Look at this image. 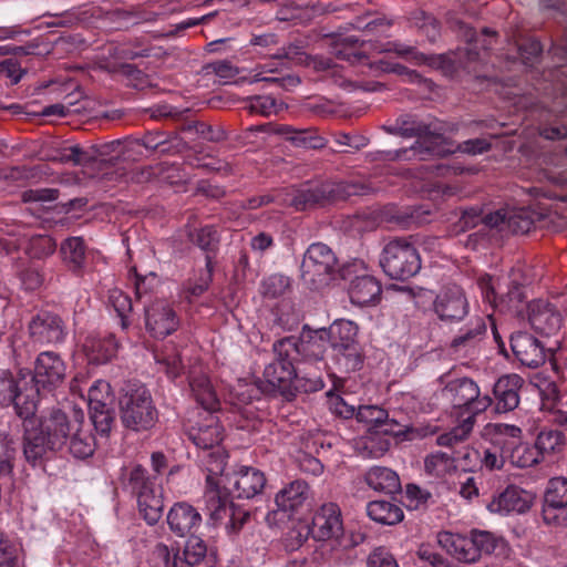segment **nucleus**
<instances>
[{
  "label": "nucleus",
  "mask_w": 567,
  "mask_h": 567,
  "mask_svg": "<svg viewBox=\"0 0 567 567\" xmlns=\"http://www.w3.org/2000/svg\"><path fill=\"white\" fill-rule=\"evenodd\" d=\"M188 437L202 451L220 447L223 427L218 416L214 413H206L202 422L189 429Z\"/></svg>",
  "instance_id": "nucleus-27"
},
{
  "label": "nucleus",
  "mask_w": 567,
  "mask_h": 567,
  "mask_svg": "<svg viewBox=\"0 0 567 567\" xmlns=\"http://www.w3.org/2000/svg\"><path fill=\"white\" fill-rule=\"evenodd\" d=\"M89 409L110 406L112 402L111 386L104 380H96L87 391Z\"/></svg>",
  "instance_id": "nucleus-57"
},
{
  "label": "nucleus",
  "mask_w": 567,
  "mask_h": 567,
  "mask_svg": "<svg viewBox=\"0 0 567 567\" xmlns=\"http://www.w3.org/2000/svg\"><path fill=\"white\" fill-rule=\"evenodd\" d=\"M118 408L122 425L134 432L152 429L158 419L151 392L143 384H127L122 390Z\"/></svg>",
  "instance_id": "nucleus-5"
},
{
  "label": "nucleus",
  "mask_w": 567,
  "mask_h": 567,
  "mask_svg": "<svg viewBox=\"0 0 567 567\" xmlns=\"http://www.w3.org/2000/svg\"><path fill=\"white\" fill-rule=\"evenodd\" d=\"M403 137H419L411 146L394 151H382V158L388 161H426L433 156H443L450 152L442 144L441 134L433 133L429 124L417 121L412 115L398 117Z\"/></svg>",
  "instance_id": "nucleus-4"
},
{
  "label": "nucleus",
  "mask_w": 567,
  "mask_h": 567,
  "mask_svg": "<svg viewBox=\"0 0 567 567\" xmlns=\"http://www.w3.org/2000/svg\"><path fill=\"white\" fill-rule=\"evenodd\" d=\"M187 536L188 538L186 540L183 555L181 557L192 561L193 564L198 565L206 557L207 546L205 542L195 534H190Z\"/></svg>",
  "instance_id": "nucleus-62"
},
{
  "label": "nucleus",
  "mask_w": 567,
  "mask_h": 567,
  "mask_svg": "<svg viewBox=\"0 0 567 567\" xmlns=\"http://www.w3.org/2000/svg\"><path fill=\"white\" fill-rule=\"evenodd\" d=\"M289 288V277L274 274L261 281L260 292L265 298L276 299L284 296Z\"/></svg>",
  "instance_id": "nucleus-56"
},
{
  "label": "nucleus",
  "mask_w": 567,
  "mask_h": 567,
  "mask_svg": "<svg viewBox=\"0 0 567 567\" xmlns=\"http://www.w3.org/2000/svg\"><path fill=\"white\" fill-rule=\"evenodd\" d=\"M528 320L533 329L546 337L556 336L563 326V316L557 307L537 299L528 303Z\"/></svg>",
  "instance_id": "nucleus-19"
},
{
  "label": "nucleus",
  "mask_w": 567,
  "mask_h": 567,
  "mask_svg": "<svg viewBox=\"0 0 567 567\" xmlns=\"http://www.w3.org/2000/svg\"><path fill=\"white\" fill-rule=\"evenodd\" d=\"M525 381L518 374L502 375L493 386L495 411L506 413L515 410L520 401L519 392Z\"/></svg>",
  "instance_id": "nucleus-25"
},
{
  "label": "nucleus",
  "mask_w": 567,
  "mask_h": 567,
  "mask_svg": "<svg viewBox=\"0 0 567 567\" xmlns=\"http://www.w3.org/2000/svg\"><path fill=\"white\" fill-rule=\"evenodd\" d=\"M188 236L193 244L206 252L207 270L209 272L213 271L212 259L219 246V235L217 229L213 226H204L189 233Z\"/></svg>",
  "instance_id": "nucleus-40"
},
{
  "label": "nucleus",
  "mask_w": 567,
  "mask_h": 567,
  "mask_svg": "<svg viewBox=\"0 0 567 567\" xmlns=\"http://www.w3.org/2000/svg\"><path fill=\"white\" fill-rule=\"evenodd\" d=\"M381 284L369 275L355 277L349 288L351 302L360 307L378 302L381 298Z\"/></svg>",
  "instance_id": "nucleus-30"
},
{
  "label": "nucleus",
  "mask_w": 567,
  "mask_h": 567,
  "mask_svg": "<svg viewBox=\"0 0 567 567\" xmlns=\"http://www.w3.org/2000/svg\"><path fill=\"white\" fill-rule=\"evenodd\" d=\"M203 498L205 511L214 524L226 518L234 505L227 491L221 489L218 484H206Z\"/></svg>",
  "instance_id": "nucleus-31"
},
{
  "label": "nucleus",
  "mask_w": 567,
  "mask_h": 567,
  "mask_svg": "<svg viewBox=\"0 0 567 567\" xmlns=\"http://www.w3.org/2000/svg\"><path fill=\"white\" fill-rule=\"evenodd\" d=\"M358 42L359 40L354 37L344 38L341 44L334 47L336 56L352 64L364 61L367 56L355 47Z\"/></svg>",
  "instance_id": "nucleus-60"
},
{
  "label": "nucleus",
  "mask_w": 567,
  "mask_h": 567,
  "mask_svg": "<svg viewBox=\"0 0 567 567\" xmlns=\"http://www.w3.org/2000/svg\"><path fill=\"white\" fill-rule=\"evenodd\" d=\"M324 330L326 340L330 342L333 351L358 343V327L354 322L346 319L334 320L328 330Z\"/></svg>",
  "instance_id": "nucleus-34"
},
{
  "label": "nucleus",
  "mask_w": 567,
  "mask_h": 567,
  "mask_svg": "<svg viewBox=\"0 0 567 567\" xmlns=\"http://www.w3.org/2000/svg\"><path fill=\"white\" fill-rule=\"evenodd\" d=\"M511 348L516 359L528 368H538L546 360L544 346L527 332L519 331L512 334Z\"/></svg>",
  "instance_id": "nucleus-24"
},
{
  "label": "nucleus",
  "mask_w": 567,
  "mask_h": 567,
  "mask_svg": "<svg viewBox=\"0 0 567 567\" xmlns=\"http://www.w3.org/2000/svg\"><path fill=\"white\" fill-rule=\"evenodd\" d=\"M380 266L393 280H408L421 269V258L416 248L406 239L389 241L381 254Z\"/></svg>",
  "instance_id": "nucleus-8"
},
{
  "label": "nucleus",
  "mask_w": 567,
  "mask_h": 567,
  "mask_svg": "<svg viewBox=\"0 0 567 567\" xmlns=\"http://www.w3.org/2000/svg\"><path fill=\"white\" fill-rule=\"evenodd\" d=\"M439 545L455 559L473 564L478 560V554L474 547L472 535H461L451 532H441L437 535Z\"/></svg>",
  "instance_id": "nucleus-28"
},
{
  "label": "nucleus",
  "mask_w": 567,
  "mask_h": 567,
  "mask_svg": "<svg viewBox=\"0 0 567 567\" xmlns=\"http://www.w3.org/2000/svg\"><path fill=\"white\" fill-rule=\"evenodd\" d=\"M446 23L460 39L467 43L468 47L465 49L467 62L478 60L480 50H488L496 35V32L488 28H484L482 33L477 35L471 25L452 12L447 14Z\"/></svg>",
  "instance_id": "nucleus-15"
},
{
  "label": "nucleus",
  "mask_w": 567,
  "mask_h": 567,
  "mask_svg": "<svg viewBox=\"0 0 567 567\" xmlns=\"http://www.w3.org/2000/svg\"><path fill=\"white\" fill-rule=\"evenodd\" d=\"M336 362L344 372H354L363 365L362 349L358 343L334 351Z\"/></svg>",
  "instance_id": "nucleus-47"
},
{
  "label": "nucleus",
  "mask_w": 567,
  "mask_h": 567,
  "mask_svg": "<svg viewBox=\"0 0 567 567\" xmlns=\"http://www.w3.org/2000/svg\"><path fill=\"white\" fill-rule=\"evenodd\" d=\"M545 503L553 507H567V478L554 477L549 480L545 493Z\"/></svg>",
  "instance_id": "nucleus-54"
},
{
  "label": "nucleus",
  "mask_w": 567,
  "mask_h": 567,
  "mask_svg": "<svg viewBox=\"0 0 567 567\" xmlns=\"http://www.w3.org/2000/svg\"><path fill=\"white\" fill-rule=\"evenodd\" d=\"M507 461L516 467L525 468L534 466L543 460L535 447H530L519 439L518 444H515L514 449L507 455Z\"/></svg>",
  "instance_id": "nucleus-48"
},
{
  "label": "nucleus",
  "mask_w": 567,
  "mask_h": 567,
  "mask_svg": "<svg viewBox=\"0 0 567 567\" xmlns=\"http://www.w3.org/2000/svg\"><path fill=\"white\" fill-rule=\"evenodd\" d=\"M83 350L87 360L95 364L110 361L116 353L117 342L111 333L89 334L83 343Z\"/></svg>",
  "instance_id": "nucleus-29"
},
{
  "label": "nucleus",
  "mask_w": 567,
  "mask_h": 567,
  "mask_svg": "<svg viewBox=\"0 0 567 567\" xmlns=\"http://www.w3.org/2000/svg\"><path fill=\"white\" fill-rule=\"evenodd\" d=\"M65 377L66 364L61 355L43 351L34 361L32 375L20 372L3 383V399L12 403L17 415H33L39 398L63 384Z\"/></svg>",
  "instance_id": "nucleus-1"
},
{
  "label": "nucleus",
  "mask_w": 567,
  "mask_h": 567,
  "mask_svg": "<svg viewBox=\"0 0 567 567\" xmlns=\"http://www.w3.org/2000/svg\"><path fill=\"white\" fill-rule=\"evenodd\" d=\"M477 285L486 302L493 307H499L502 311L519 312L520 306L525 300L524 288L517 282H513L505 293H499L493 282L492 277L483 276Z\"/></svg>",
  "instance_id": "nucleus-17"
},
{
  "label": "nucleus",
  "mask_w": 567,
  "mask_h": 567,
  "mask_svg": "<svg viewBox=\"0 0 567 567\" xmlns=\"http://www.w3.org/2000/svg\"><path fill=\"white\" fill-rule=\"evenodd\" d=\"M141 144L145 148L161 154H173L177 152L178 141L176 138L167 140L161 132H148L142 137Z\"/></svg>",
  "instance_id": "nucleus-55"
},
{
  "label": "nucleus",
  "mask_w": 567,
  "mask_h": 567,
  "mask_svg": "<svg viewBox=\"0 0 567 567\" xmlns=\"http://www.w3.org/2000/svg\"><path fill=\"white\" fill-rule=\"evenodd\" d=\"M246 109L254 114L270 116L287 109V104L271 95H255L247 100Z\"/></svg>",
  "instance_id": "nucleus-46"
},
{
  "label": "nucleus",
  "mask_w": 567,
  "mask_h": 567,
  "mask_svg": "<svg viewBox=\"0 0 567 567\" xmlns=\"http://www.w3.org/2000/svg\"><path fill=\"white\" fill-rule=\"evenodd\" d=\"M296 147L319 150L324 147L326 140L313 127L293 128L289 141Z\"/></svg>",
  "instance_id": "nucleus-53"
},
{
  "label": "nucleus",
  "mask_w": 567,
  "mask_h": 567,
  "mask_svg": "<svg viewBox=\"0 0 567 567\" xmlns=\"http://www.w3.org/2000/svg\"><path fill=\"white\" fill-rule=\"evenodd\" d=\"M440 382L444 384L442 396L453 409L463 411L462 415L467 414L475 420L493 404V399L488 394L482 395L476 382L467 377L451 380L441 377Z\"/></svg>",
  "instance_id": "nucleus-7"
},
{
  "label": "nucleus",
  "mask_w": 567,
  "mask_h": 567,
  "mask_svg": "<svg viewBox=\"0 0 567 567\" xmlns=\"http://www.w3.org/2000/svg\"><path fill=\"white\" fill-rule=\"evenodd\" d=\"M486 333V324L481 318L471 319L457 336L451 341V349L455 352H466L482 340Z\"/></svg>",
  "instance_id": "nucleus-36"
},
{
  "label": "nucleus",
  "mask_w": 567,
  "mask_h": 567,
  "mask_svg": "<svg viewBox=\"0 0 567 567\" xmlns=\"http://www.w3.org/2000/svg\"><path fill=\"white\" fill-rule=\"evenodd\" d=\"M310 533L316 540H338L343 534L341 511L334 503L323 504L313 515Z\"/></svg>",
  "instance_id": "nucleus-18"
},
{
  "label": "nucleus",
  "mask_w": 567,
  "mask_h": 567,
  "mask_svg": "<svg viewBox=\"0 0 567 567\" xmlns=\"http://www.w3.org/2000/svg\"><path fill=\"white\" fill-rule=\"evenodd\" d=\"M424 468L432 476L443 477L453 468V460L446 453L436 452L425 458Z\"/></svg>",
  "instance_id": "nucleus-58"
},
{
  "label": "nucleus",
  "mask_w": 567,
  "mask_h": 567,
  "mask_svg": "<svg viewBox=\"0 0 567 567\" xmlns=\"http://www.w3.org/2000/svg\"><path fill=\"white\" fill-rule=\"evenodd\" d=\"M532 497L524 489L509 485L495 493L486 503V508L494 514L507 515L509 513L523 514L530 508Z\"/></svg>",
  "instance_id": "nucleus-22"
},
{
  "label": "nucleus",
  "mask_w": 567,
  "mask_h": 567,
  "mask_svg": "<svg viewBox=\"0 0 567 567\" xmlns=\"http://www.w3.org/2000/svg\"><path fill=\"white\" fill-rule=\"evenodd\" d=\"M473 416H465L462 422L453 427L450 432L437 436L436 444L440 446H453L465 441L474 427Z\"/></svg>",
  "instance_id": "nucleus-51"
},
{
  "label": "nucleus",
  "mask_w": 567,
  "mask_h": 567,
  "mask_svg": "<svg viewBox=\"0 0 567 567\" xmlns=\"http://www.w3.org/2000/svg\"><path fill=\"white\" fill-rule=\"evenodd\" d=\"M364 481L369 487L377 492L394 494L401 491L399 475L391 468L384 466H373L364 475Z\"/></svg>",
  "instance_id": "nucleus-38"
},
{
  "label": "nucleus",
  "mask_w": 567,
  "mask_h": 567,
  "mask_svg": "<svg viewBox=\"0 0 567 567\" xmlns=\"http://www.w3.org/2000/svg\"><path fill=\"white\" fill-rule=\"evenodd\" d=\"M310 496V487L303 480H295L275 496L276 508L270 509L265 520L269 527H280L298 513Z\"/></svg>",
  "instance_id": "nucleus-11"
},
{
  "label": "nucleus",
  "mask_w": 567,
  "mask_h": 567,
  "mask_svg": "<svg viewBox=\"0 0 567 567\" xmlns=\"http://www.w3.org/2000/svg\"><path fill=\"white\" fill-rule=\"evenodd\" d=\"M364 186L346 182H320L306 184L289 194V205L297 210H306L316 206H324L351 196L364 194Z\"/></svg>",
  "instance_id": "nucleus-6"
},
{
  "label": "nucleus",
  "mask_w": 567,
  "mask_h": 567,
  "mask_svg": "<svg viewBox=\"0 0 567 567\" xmlns=\"http://www.w3.org/2000/svg\"><path fill=\"white\" fill-rule=\"evenodd\" d=\"M485 435L489 437L494 449L502 451L503 456H507L522 439V430L513 424L492 423L485 426Z\"/></svg>",
  "instance_id": "nucleus-33"
},
{
  "label": "nucleus",
  "mask_w": 567,
  "mask_h": 567,
  "mask_svg": "<svg viewBox=\"0 0 567 567\" xmlns=\"http://www.w3.org/2000/svg\"><path fill=\"white\" fill-rule=\"evenodd\" d=\"M33 415H18L22 419L23 436L22 450L25 461L32 466H40L48 458L51 449L49 440L38 426V419Z\"/></svg>",
  "instance_id": "nucleus-14"
},
{
  "label": "nucleus",
  "mask_w": 567,
  "mask_h": 567,
  "mask_svg": "<svg viewBox=\"0 0 567 567\" xmlns=\"http://www.w3.org/2000/svg\"><path fill=\"white\" fill-rule=\"evenodd\" d=\"M355 417L359 422L368 424L369 431L377 435L403 436L406 440H415L433 435L437 430L431 425L417 427L400 425L394 419H389L385 410L377 405H360Z\"/></svg>",
  "instance_id": "nucleus-9"
},
{
  "label": "nucleus",
  "mask_w": 567,
  "mask_h": 567,
  "mask_svg": "<svg viewBox=\"0 0 567 567\" xmlns=\"http://www.w3.org/2000/svg\"><path fill=\"white\" fill-rule=\"evenodd\" d=\"M121 480L124 489L135 496L143 519L151 526L157 524L164 511L163 488L158 476L136 464L124 468Z\"/></svg>",
  "instance_id": "nucleus-3"
},
{
  "label": "nucleus",
  "mask_w": 567,
  "mask_h": 567,
  "mask_svg": "<svg viewBox=\"0 0 567 567\" xmlns=\"http://www.w3.org/2000/svg\"><path fill=\"white\" fill-rule=\"evenodd\" d=\"M145 324L153 337L163 339L177 330L179 320L172 307L156 301L145 310Z\"/></svg>",
  "instance_id": "nucleus-23"
},
{
  "label": "nucleus",
  "mask_w": 567,
  "mask_h": 567,
  "mask_svg": "<svg viewBox=\"0 0 567 567\" xmlns=\"http://www.w3.org/2000/svg\"><path fill=\"white\" fill-rule=\"evenodd\" d=\"M16 455V441L9 433L0 431V476L12 474Z\"/></svg>",
  "instance_id": "nucleus-49"
},
{
  "label": "nucleus",
  "mask_w": 567,
  "mask_h": 567,
  "mask_svg": "<svg viewBox=\"0 0 567 567\" xmlns=\"http://www.w3.org/2000/svg\"><path fill=\"white\" fill-rule=\"evenodd\" d=\"M200 462L207 472L206 484H218L217 477L221 475L226 467L227 454L223 447H215L202 451Z\"/></svg>",
  "instance_id": "nucleus-44"
},
{
  "label": "nucleus",
  "mask_w": 567,
  "mask_h": 567,
  "mask_svg": "<svg viewBox=\"0 0 567 567\" xmlns=\"http://www.w3.org/2000/svg\"><path fill=\"white\" fill-rule=\"evenodd\" d=\"M16 274L19 276L22 286L27 290H34L39 288L43 282V276L33 266H27L24 262L16 261L14 265Z\"/></svg>",
  "instance_id": "nucleus-61"
},
{
  "label": "nucleus",
  "mask_w": 567,
  "mask_h": 567,
  "mask_svg": "<svg viewBox=\"0 0 567 567\" xmlns=\"http://www.w3.org/2000/svg\"><path fill=\"white\" fill-rule=\"evenodd\" d=\"M2 249L8 254L13 250H23L27 256L42 259L55 251V241L48 235L23 234L18 237H9L0 241Z\"/></svg>",
  "instance_id": "nucleus-20"
},
{
  "label": "nucleus",
  "mask_w": 567,
  "mask_h": 567,
  "mask_svg": "<svg viewBox=\"0 0 567 567\" xmlns=\"http://www.w3.org/2000/svg\"><path fill=\"white\" fill-rule=\"evenodd\" d=\"M461 50L441 54H424L420 52V54L416 55L415 65H427L445 73L452 72L456 64H463L462 59L458 56Z\"/></svg>",
  "instance_id": "nucleus-45"
},
{
  "label": "nucleus",
  "mask_w": 567,
  "mask_h": 567,
  "mask_svg": "<svg viewBox=\"0 0 567 567\" xmlns=\"http://www.w3.org/2000/svg\"><path fill=\"white\" fill-rule=\"evenodd\" d=\"M50 159L73 166H89L96 162V151L91 147V145L87 147L81 146L80 144L65 145L54 151Z\"/></svg>",
  "instance_id": "nucleus-35"
},
{
  "label": "nucleus",
  "mask_w": 567,
  "mask_h": 567,
  "mask_svg": "<svg viewBox=\"0 0 567 567\" xmlns=\"http://www.w3.org/2000/svg\"><path fill=\"white\" fill-rule=\"evenodd\" d=\"M293 342V340L280 339L274 343L275 359L266 365L264 379L271 390L281 394H292L293 390H303L305 392L320 390L323 382L319 377H300V370L295 367L297 350Z\"/></svg>",
  "instance_id": "nucleus-2"
},
{
  "label": "nucleus",
  "mask_w": 567,
  "mask_h": 567,
  "mask_svg": "<svg viewBox=\"0 0 567 567\" xmlns=\"http://www.w3.org/2000/svg\"><path fill=\"white\" fill-rule=\"evenodd\" d=\"M367 567H399V564L385 547H377L368 555Z\"/></svg>",
  "instance_id": "nucleus-64"
},
{
  "label": "nucleus",
  "mask_w": 567,
  "mask_h": 567,
  "mask_svg": "<svg viewBox=\"0 0 567 567\" xmlns=\"http://www.w3.org/2000/svg\"><path fill=\"white\" fill-rule=\"evenodd\" d=\"M264 472L251 466H240L229 477V485L239 498H254L259 495L266 486Z\"/></svg>",
  "instance_id": "nucleus-26"
},
{
  "label": "nucleus",
  "mask_w": 567,
  "mask_h": 567,
  "mask_svg": "<svg viewBox=\"0 0 567 567\" xmlns=\"http://www.w3.org/2000/svg\"><path fill=\"white\" fill-rule=\"evenodd\" d=\"M189 385L196 402L206 413H214L218 410L219 401L206 375L193 377L189 381Z\"/></svg>",
  "instance_id": "nucleus-39"
},
{
  "label": "nucleus",
  "mask_w": 567,
  "mask_h": 567,
  "mask_svg": "<svg viewBox=\"0 0 567 567\" xmlns=\"http://www.w3.org/2000/svg\"><path fill=\"white\" fill-rule=\"evenodd\" d=\"M337 272V257L329 246L313 243L306 250L301 262V279L310 289H321L330 284Z\"/></svg>",
  "instance_id": "nucleus-10"
},
{
  "label": "nucleus",
  "mask_w": 567,
  "mask_h": 567,
  "mask_svg": "<svg viewBox=\"0 0 567 567\" xmlns=\"http://www.w3.org/2000/svg\"><path fill=\"white\" fill-rule=\"evenodd\" d=\"M84 420L82 410L73 409L71 415L61 410H53L38 420V426L49 440V446L58 451L68 443L73 430L79 426V423H84Z\"/></svg>",
  "instance_id": "nucleus-12"
},
{
  "label": "nucleus",
  "mask_w": 567,
  "mask_h": 567,
  "mask_svg": "<svg viewBox=\"0 0 567 567\" xmlns=\"http://www.w3.org/2000/svg\"><path fill=\"white\" fill-rule=\"evenodd\" d=\"M566 446L567 437L565 433L554 427H543L535 440V450L543 461L563 455Z\"/></svg>",
  "instance_id": "nucleus-32"
},
{
  "label": "nucleus",
  "mask_w": 567,
  "mask_h": 567,
  "mask_svg": "<svg viewBox=\"0 0 567 567\" xmlns=\"http://www.w3.org/2000/svg\"><path fill=\"white\" fill-rule=\"evenodd\" d=\"M63 261L68 267L79 272L85 265V245L82 237L66 238L60 247Z\"/></svg>",
  "instance_id": "nucleus-43"
},
{
  "label": "nucleus",
  "mask_w": 567,
  "mask_h": 567,
  "mask_svg": "<svg viewBox=\"0 0 567 567\" xmlns=\"http://www.w3.org/2000/svg\"><path fill=\"white\" fill-rule=\"evenodd\" d=\"M90 417L100 434L107 435L111 432L114 423V413L110 406L91 409Z\"/></svg>",
  "instance_id": "nucleus-63"
},
{
  "label": "nucleus",
  "mask_w": 567,
  "mask_h": 567,
  "mask_svg": "<svg viewBox=\"0 0 567 567\" xmlns=\"http://www.w3.org/2000/svg\"><path fill=\"white\" fill-rule=\"evenodd\" d=\"M285 339L293 340L296 348V360L301 357L306 361H321L327 350V340L324 330L317 331L315 336L308 339H298L293 336Z\"/></svg>",
  "instance_id": "nucleus-37"
},
{
  "label": "nucleus",
  "mask_w": 567,
  "mask_h": 567,
  "mask_svg": "<svg viewBox=\"0 0 567 567\" xmlns=\"http://www.w3.org/2000/svg\"><path fill=\"white\" fill-rule=\"evenodd\" d=\"M468 301L464 290L455 285L443 287L433 301V310L440 320L460 322L468 313Z\"/></svg>",
  "instance_id": "nucleus-13"
},
{
  "label": "nucleus",
  "mask_w": 567,
  "mask_h": 567,
  "mask_svg": "<svg viewBox=\"0 0 567 567\" xmlns=\"http://www.w3.org/2000/svg\"><path fill=\"white\" fill-rule=\"evenodd\" d=\"M369 517L382 525H395L400 523L403 517L402 508L388 501H372L367 506Z\"/></svg>",
  "instance_id": "nucleus-41"
},
{
  "label": "nucleus",
  "mask_w": 567,
  "mask_h": 567,
  "mask_svg": "<svg viewBox=\"0 0 567 567\" xmlns=\"http://www.w3.org/2000/svg\"><path fill=\"white\" fill-rule=\"evenodd\" d=\"M84 423H79L69 437V451L76 458H86L93 455L95 450V439L89 429L83 427Z\"/></svg>",
  "instance_id": "nucleus-42"
},
{
  "label": "nucleus",
  "mask_w": 567,
  "mask_h": 567,
  "mask_svg": "<svg viewBox=\"0 0 567 567\" xmlns=\"http://www.w3.org/2000/svg\"><path fill=\"white\" fill-rule=\"evenodd\" d=\"M474 547L477 550L478 559L483 554L491 555L498 548L505 547V540L487 530L473 529L471 532Z\"/></svg>",
  "instance_id": "nucleus-50"
},
{
  "label": "nucleus",
  "mask_w": 567,
  "mask_h": 567,
  "mask_svg": "<svg viewBox=\"0 0 567 567\" xmlns=\"http://www.w3.org/2000/svg\"><path fill=\"white\" fill-rule=\"evenodd\" d=\"M109 302L114 308L121 320L122 329H127L130 326V321L127 319L128 313L132 311V300L131 298L118 289H113L109 295Z\"/></svg>",
  "instance_id": "nucleus-59"
},
{
  "label": "nucleus",
  "mask_w": 567,
  "mask_h": 567,
  "mask_svg": "<svg viewBox=\"0 0 567 567\" xmlns=\"http://www.w3.org/2000/svg\"><path fill=\"white\" fill-rule=\"evenodd\" d=\"M411 21L430 42L434 43L440 38V23L433 16L420 10L412 14Z\"/></svg>",
  "instance_id": "nucleus-52"
},
{
  "label": "nucleus",
  "mask_w": 567,
  "mask_h": 567,
  "mask_svg": "<svg viewBox=\"0 0 567 567\" xmlns=\"http://www.w3.org/2000/svg\"><path fill=\"white\" fill-rule=\"evenodd\" d=\"M29 334L35 343L58 344L66 337L64 321L55 313L41 311L32 317L29 322Z\"/></svg>",
  "instance_id": "nucleus-16"
},
{
  "label": "nucleus",
  "mask_w": 567,
  "mask_h": 567,
  "mask_svg": "<svg viewBox=\"0 0 567 567\" xmlns=\"http://www.w3.org/2000/svg\"><path fill=\"white\" fill-rule=\"evenodd\" d=\"M166 520L174 535L186 537L200 528L203 518L196 507L186 501H181L168 509Z\"/></svg>",
  "instance_id": "nucleus-21"
}]
</instances>
